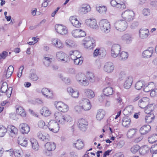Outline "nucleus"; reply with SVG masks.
<instances>
[{"instance_id": "61", "label": "nucleus", "mask_w": 157, "mask_h": 157, "mask_svg": "<svg viewBox=\"0 0 157 157\" xmlns=\"http://www.w3.org/2000/svg\"><path fill=\"white\" fill-rule=\"evenodd\" d=\"M128 57V53L124 51L122 52L120 54V59L122 60H125L127 59Z\"/></svg>"}, {"instance_id": "25", "label": "nucleus", "mask_w": 157, "mask_h": 157, "mask_svg": "<svg viewBox=\"0 0 157 157\" xmlns=\"http://www.w3.org/2000/svg\"><path fill=\"white\" fill-rule=\"evenodd\" d=\"M150 99L147 97H143L138 102V105L141 108H145L149 102Z\"/></svg>"}, {"instance_id": "24", "label": "nucleus", "mask_w": 157, "mask_h": 157, "mask_svg": "<svg viewBox=\"0 0 157 157\" xmlns=\"http://www.w3.org/2000/svg\"><path fill=\"white\" fill-rule=\"evenodd\" d=\"M121 39L126 44H128L132 43L133 37L131 34L126 33L121 36Z\"/></svg>"}, {"instance_id": "21", "label": "nucleus", "mask_w": 157, "mask_h": 157, "mask_svg": "<svg viewBox=\"0 0 157 157\" xmlns=\"http://www.w3.org/2000/svg\"><path fill=\"white\" fill-rule=\"evenodd\" d=\"M52 44L56 48L60 49L64 47V45L62 41L59 39L54 38L52 40Z\"/></svg>"}, {"instance_id": "20", "label": "nucleus", "mask_w": 157, "mask_h": 157, "mask_svg": "<svg viewBox=\"0 0 157 157\" xmlns=\"http://www.w3.org/2000/svg\"><path fill=\"white\" fill-rule=\"evenodd\" d=\"M68 94L73 98H77L79 96V93L78 90L73 89L71 87H69L67 89Z\"/></svg>"}, {"instance_id": "38", "label": "nucleus", "mask_w": 157, "mask_h": 157, "mask_svg": "<svg viewBox=\"0 0 157 157\" xmlns=\"http://www.w3.org/2000/svg\"><path fill=\"white\" fill-rule=\"evenodd\" d=\"M134 110V107L131 105L127 106L123 110V114L125 115H129L132 113Z\"/></svg>"}, {"instance_id": "41", "label": "nucleus", "mask_w": 157, "mask_h": 157, "mask_svg": "<svg viewBox=\"0 0 157 157\" xmlns=\"http://www.w3.org/2000/svg\"><path fill=\"white\" fill-rule=\"evenodd\" d=\"M18 143L21 146L26 147L27 146L28 141L26 138L20 137L18 139Z\"/></svg>"}, {"instance_id": "50", "label": "nucleus", "mask_w": 157, "mask_h": 157, "mask_svg": "<svg viewBox=\"0 0 157 157\" xmlns=\"http://www.w3.org/2000/svg\"><path fill=\"white\" fill-rule=\"evenodd\" d=\"M155 119V116L153 113L147 114L145 118V120L147 123H149L153 121Z\"/></svg>"}, {"instance_id": "3", "label": "nucleus", "mask_w": 157, "mask_h": 157, "mask_svg": "<svg viewBox=\"0 0 157 157\" xmlns=\"http://www.w3.org/2000/svg\"><path fill=\"white\" fill-rule=\"evenodd\" d=\"M96 40L93 37L88 36L82 40V44L84 47L88 49H93L96 46Z\"/></svg>"}, {"instance_id": "11", "label": "nucleus", "mask_w": 157, "mask_h": 157, "mask_svg": "<svg viewBox=\"0 0 157 157\" xmlns=\"http://www.w3.org/2000/svg\"><path fill=\"white\" fill-rule=\"evenodd\" d=\"M80 105H81L83 110L87 111L91 108V105L90 100L87 98H82L80 101Z\"/></svg>"}, {"instance_id": "34", "label": "nucleus", "mask_w": 157, "mask_h": 157, "mask_svg": "<svg viewBox=\"0 0 157 157\" xmlns=\"http://www.w3.org/2000/svg\"><path fill=\"white\" fill-rule=\"evenodd\" d=\"M69 55L72 60L75 59L78 57L81 56V55L80 52L77 50L71 51L69 53Z\"/></svg>"}, {"instance_id": "48", "label": "nucleus", "mask_w": 157, "mask_h": 157, "mask_svg": "<svg viewBox=\"0 0 157 157\" xmlns=\"http://www.w3.org/2000/svg\"><path fill=\"white\" fill-rule=\"evenodd\" d=\"M130 119L127 117H125L123 118L122 124L125 127H128L130 125Z\"/></svg>"}, {"instance_id": "13", "label": "nucleus", "mask_w": 157, "mask_h": 157, "mask_svg": "<svg viewBox=\"0 0 157 157\" xmlns=\"http://www.w3.org/2000/svg\"><path fill=\"white\" fill-rule=\"evenodd\" d=\"M56 59L59 61L67 63L68 61V56L63 51L57 52L56 53Z\"/></svg>"}, {"instance_id": "30", "label": "nucleus", "mask_w": 157, "mask_h": 157, "mask_svg": "<svg viewBox=\"0 0 157 157\" xmlns=\"http://www.w3.org/2000/svg\"><path fill=\"white\" fill-rule=\"evenodd\" d=\"M91 10L90 6L87 4L82 5L79 9V12L82 14L86 13Z\"/></svg>"}, {"instance_id": "52", "label": "nucleus", "mask_w": 157, "mask_h": 157, "mask_svg": "<svg viewBox=\"0 0 157 157\" xmlns=\"http://www.w3.org/2000/svg\"><path fill=\"white\" fill-rule=\"evenodd\" d=\"M145 83V82L144 81L140 80L138 81L136 83L135 86L136 89L137 90L141 89L144 85Z\"/></svg>"}, {"instance_id": "23", "label": "nucleus", "mask_w": 157, "mask_h": 157, "mask_svg": "<svg viewBox=\"0 0 157 157\" xmlns=\"http://www.w3.org/2000/svg\"><path fill=\"white\" fill-rule=\"evenodd\" d=\"M19 128L20 131L24 134H27L30 130L29 126L25 123L21 124L19 126Z\"/></svg>"}, {"instance_id": "55", "label": "nucleus", "mask_w": 157, "mask_h": 157, "mask_svg": "<svg viewBox=\"0 0 157 157\" xmlns=\"http://www.w3.org/2000/svg\"><path fill=\"white\" fill-rule=\"evenodd\" d=\"M157 141V135L153 134L148 138V141L150 143H153Z\"/></svg>"}, {"instance_id": "45", "label": "nucleus", "mask_w": 157, "mask_h": 157, "mask_svg": "<svg viewBox=\"0 0 157 157\" xmlns=\"http://www.w3.org/2000/svg\"><path fill=\"white\" fill-rule=\"evenodd\" d=\"M29 78L33 81H36L39 78V77L36 74V72L34 70H31L29 76Z\"/></svg>"}, {"instance_id": "36", "label": "nucleus", "mask_w": 157, "mask_h": 157, "mask_svg": "<svg viewBox=\"0 0 157 157\" xmlns=\"http://www.w3.org/2000/svg\"><path fill=\"white\" fill-rule=\"evenodd\" d=\"M105 113L104 110L100 109L98 110L96 115V118L98 121L102 120L105 115Z\"/></svg>"}, {"instance_id": "49", "label": "nucleus", "mask_w": 157, "mask_h": 157, "mask_svg": "<svg viewBox=\"0 0 157 157\" xmlns=\"http://www.w3.org/2000/svg\"><path fill=\"white\" fill-rule=\"evenodd\" d=\"M73 145L76 148L78 149H82L84 146L83 142L80 139L77 140L76 142L73 143Z\"/></svg>"}, {"instance_id": "29", "label": "nucleus", "mask_w": 157, "mask_h": 157, "mask_svg": "<svg viewBox=\"0 0 157 157\" xmlns=\"http://www.w3.org/2000/svg\"><path fill=\"white\" fill-rule=\"evenodd\" d=\"M149 34V32L147 29H140L139 31V36L142 39H145L147 37Z\"/></svg>"}, {"instance_id": "64", "label": "nucleus", "mask_w": 157, "mask_h": 157, "mask_svg": "<svg viewBox=\"0 0 157 157\" xmlns=\"http://www.w3.org/2000/svg\"><path fill=\"white\" fill-rule=\"evenodd\" d=\"M51 59L52 58L44 57L43 59V62L45 65L47 67L51 63Z\"/></svg>"}, {"instance_id": "7", "label": "nucleus", "mask_w": 157, "mask_h": 157, "mask_svg": "<svg viewBox=\"0 0 157 157\" xmlns=\"http://www.w3.org/2000/svg\"><path fill=\"white\" fill-rule=\"evenodd\" d=\"M54 105L56 108L60 112L66 113L69 110L68 106L62 101H55Z\"/></svg>"}, {"instance_id": "19", "label": "nucleus", "mask_w": 157, "mask_h": 157, "mask_svg": "<svg viewBox=\"0 0 157 157\" xmlns=\"http://www.w3.org/2000/svg\"><path fill=\"white\" fill-rule=\"evenodd\" d=\"M7 131L10 136L12 137H15L17 135L18 130L13 125H9L7 127Z\"/></svg>"}, {"instance_id": "14", "label": "nucleus", "mask_w": 157, "mask_h": 157, "mask_svg": "<svg viewBox=\"0 0 157 157\" xmlns=\"http://www.w3.org/2000/svg\"><path fill=\"white\" fill-rule=\"evenodd\" d=\"M114 68V65L112 62H107L105 63L103 67V70L105 72L110 74L113 71Z\"/></svg>"}, {"instance_id": "6", "label": "nucleus", "mask_w": 157, "mask_h": 157, "mask_svg": "<svg viewBox=\"0 0 157 157\" xmlns=\"http://www.w3.org/2000/svg\"><path fill=\"white\" fill-rule=\"evenodd\" d=\"M135 14L134 12L131 10H128L123 12L121 14L122 18L128 21H132L134 19Z\"/></svg>"}, {"instance_id": "32", "label": "nucleus", "mask_w": 157, "mask_h": 157, "mask_svg": "<svg viewBox=\"0 0 157 157\" xmlns=\"http://www.w3.org/2000/svg\"><path fill=\"white\" fill-rule=\"evenodd\" d=\"M69 20L71 24L77 28L80 27L81 23L79 22L75 16L71 17Z\"/></svg>"}, {"instance_id": "12", "label": "nucleus", "mask_w": 157, "mask_h": 157, "mask_svg": "<svg viewBox=\"0 0 157 157\" xmlns=\"http://www.w3.org/2000/svg\"><path fill=\"white\" fill-rule=\"evenodd\" d=\"M6 152H8L10 156H12L13 154L17 157H20L23 155V152L21 149L19 147H17L14 150L10 149L5 151Z\"/></svg>"}, {"instance_id": "42", "label": "nucleus", "mask_w": 157, "mask_h": 157, "mask_svg": "<svg viewBox=\"0 0 157 157\" xmlns=\"http://www.w3.org/2000/svg\"><path fill=\"white\" fill-rule=\"evenodd\" d=\"M30 142L32 148L36 151L38 150L39 148V145L37 140L34 138H32L30 140Z\"/></svg>"}, {"instance_id": "10", "label": "nucleus", "mask_w": 157, "mask_h": 157, "mask_svg": "<svg viewBox=\"0 0 157 157\" xmlns=\"http://www.w3.org/2000/svg\"><path fill=\"white\" fill-rule=\"evenodd\" d=\"M121 46L118 44H113L111 48V54L113 58L117 57L120 53L121 51Z\"/></svg>"}, {"instance_id": "39", "label": "nucleus", "mask_w": 157, "mask_h": 157, "mask_svg": "<svg viewBox=\"0 0 157 157\" xmlns=\"http://www.w3.org/2000/svg\"><path fill=\"white\" fill-rule=\"evenodd\" d=\"M103 94L106 96L112 95L113 94V90L111 87H108L104 88L102 90Z\"/></svg>"}, {"instance_id": "27", "label": "nucleus", "mask_w": 157, "mask_h": 157, "mask_svg": "<svg viewBox=\"0 0 157 157\" xmlns=\"http://www.w3.org/2000/svg\"><path fill=\"white\" fill-rule=\"evenodd\" d=\"M37 136L40 140L42 141L46 142L49 140V136L47 133L40 132L37 133Z\"/></svg>"}, {"instance_id": "18", "label": "nucleus", "mask_w": 157, "mask_h": 157, "mask_svg": "<svg viewBox=\"0 0 157 157\" xmlns=\"http://www.w3.org/2000/svg\"><path fill=\"white\" fill-rule=\"evenodd\" d=\"M42 94L45 98L52 99L53 97V93L52 90L47 88H43L41 90Z\"/></svg>"}, {"instance_id": "16", "label": "nucleus", "mask_w": 157, "mask_h": 157, "mask_svg": "<svg viewBox=\"0 0 157 157\" xmlns=\"http://www.w3.org/2000/svg\"><path fill=\"white\" fill-rule=\"evenodd\" d=\"M55 29L56 32L60 34L65 35L68 33L67 28L62 25L58 24L55 25Z\"/></svg>"}, {"instance_id": "15", "label": "nucleus", "mask_w": 157, "mask_h": 157, "mask_svg": "<svg viewBox=\"0 0 157 157\" xmlns=\"http://www.w3.org/2000/svg\"><path fill=\"white\" fill-rule=\"evenodd\" d=\"M86 24L91 28L97 29L98 28L96 20L94 18H89L85 21Z\"/></svg>"}, {"instance_id": "35", "label": "nucleus", "mask_w": 157, "mask_h": 157, "mask_svg": "<svg viewBox=\"0 0 157 157\" xmlns=\"http://www.w3.org/2000/svg\"><path fill=\"white\" fill-rule=\"evenodd\" d=\"M151 129L149 125H145L141 127L140 129V132L142 135H145L149 132Z\"/></svg>"}, {"instance_id": "37", "label": "nucleus", "mask_w": 157, "mask_h": 157, "mask_svg": "<svg viewBox=\"0 0 157 157\" xmlns=\"http://www.w3.org/2000/svg\"><path fill=\"white\" fill-rule=\"evenodd\" d=\"M41 114L45 117L49 116L51 114V111L46 107H43L40 110Z\"/></svg>"}, {"instance_id": "5", "label": "nucleus", "mask_w": 157, "mask_h": 157, "mask_svg": "<svg viewBox=\"0 0 157 157\" xmlns=\"http://www.w3.org/2000/svg\"><path fill=\"white\" fill-rule=\"evenodd\" d=\"M100 29L104 33H108L111 30V25L109 21L107 19L101 20L99 22Z\"/></svg>"}, {"instance_id": "31", "label": "nucleus", "mask_w": 157, "mask_h": 157, "mask_svg": "<svg viewBox=\"0 0 157 157\" xmlns=\"http://www.w3.org/2000/svg\"><path fill=\"white\" fill-rule=\"evenodd\" d=\"M14 68L13 66H10L4 72L3 76L6 78L10 77L12 75L13 71Z\"/></svg>"}, {"instance_id": "43", "label": "nucleus", "mask_w": 157, "mask_h": 157, "mask_svg": "<svg viewBox=\"0 0 157 157\" xmlns=\"http://www.w3.org/2000/svg\"><path fill=\"white\" fill-rule=\"evenodd\" d=\"M65 44L67 46L70 48H75L76 47L77 45L75 42L72 40L68 39L65 41Z\"/></svg>"}, {"instance_id": "8", "label": "nucleus", "mask_w": 157, "mask_h": 157, "mask_svg": "<svg viewBox=\"0 0 157 157\" xmlns=\"http://www.w3.org/2000/svg\"><path fill=\"white\" fill-rule=\"evenodd\" d=\"M45 147L46 149L45 153L46 155L51 156L52 153V151L55 150L56 148V145L52 142L47 143L45 145Z\"/></svg>"}, {"instance_id": "57", "label": "nucleus", "mask_w": 157, "mask_h": 157, "mask_svg": "<svg viewBox=\"0 0 157 157\" xmlns=\"http://www.w3.org/2000/svg\"><path fill=\"white\" fill-rule=\"evenodd\" d=\"M7 131V129L3 126H0V137H3Z\"/></svg>"}, {"instance_id": "26", "label": "nucleus", "mask_w": 157, "mask_h": 157, "mask_svg": "<svg viewBox=\"0 0 157 157\" xmlns=\"http://www.w3.org/2000/svg\"><path fill=\"white\" fill-rule=\"evenodd\" d=\"M156 86V85L155 83L153 82H149L144 84V91L146 92H148L155 88Z\"/></svg>"}, {"instance_id": "46", "label": "nucleus", "mask_w": 157, "mask_h": 157, "mask_svg": "<svg viewBox=\"0 0 157 157\" xmlns=\"http://www.w3.org/2000/svg\"><path fill=\"white\" fill-rule=\"evenodd\" d=\"M149 149L150 148L147 146L145 145L140 147L139 152L141 155H144L149 151Z\"/></svg>"}, {"instance_id": "51", "label": "nucleus", "mask_w": 157, "mask_h": 157, "mask_svg": "<svg viewBox=\"0 0 157 157\" xmlns=\"http://www.w3.org/2000/svg\"><path fill=\"white\" fill-rule=\"evenodd\" d=\"M59 77L63 81L65 84L70 85L71 84V81L70 78L68 77H66L64 76L62 74L59 75Z\"/></svg>"}, {"instance_id": "1", "label": "nucleus", "mask_w": 157, "mask_h": 157, "mask_svg": "<svg viewBox=\"0 0 157 157\" xmlns=\"http://www.w3.org/2000/svg\"><path fill=\"white\" fill-rule=\"evenodd\" d=\"M55 120H51L48 122V127L51 131L57 133L59 130V124L63 125L67 123H70L73 121L72 117L70 115H63L60 112L56 111L54 113Z\"/></svg>"}, {"instance_id": "56", "label": "nucleus", "mask_w": 157, "mask_h": 157, "mask_svg": "<svg viewBox=\"0 0 157 157\" xmlns=\"http://www.w3.org/2000/svg\"><path fill=\"white\" fill-rule=\"evenodd\" d=\"M37 125L38 127L41 128L45 129L47 127L45 122L42 120H40L38 121Z\"/></svg>"}, {"instance_id": "62", "label": "nucleus", "mask_w": 157, "mask_h": 157, "mask_svg": "<svg viewBox=\"0 0 157 157\" xmlns=\"http://www.w3.org/2000/svg\"><path fill=\"white\" fill-rule=\"evenodd\" d=\"M83 110L81 105H77L74 107V110L75 112L78 114L81 113Z\"/></svg>"}, {"instance_id": "63", "label": "nucleus", "mask_w": 157, "mask_h": 157, "mask_svg": "<svg viewBox=\"0 0 157 157\" xmlns=\"http://www.w3.org/2000/svg\"><path fill=\"white\" fill-rule=\"evenodd\" d=\"M126 77V74L125 71H121L119 75L118 80L119 81H122L125 79Z\"/></svg>"}, {"instance_id": "44", "label": "nucleus", "mask_w": 157, "mask_h": 157, "mask_svg": "<svg viewBox=\"0 0 157 157\" xmlns=\"http://www.w3.org/2000/svg\"><path fill=\"white\" fill-rule=\"evenodd\" d=\"M155 105L153 104H151L147 105L144 108V112L146 113L150 114L153 113H151L154 109Z\"/></svg>"}, {"instance_id": "40", "label": "nucleus", "mask_w": 157, "mask_h": 157, "mask_svg": "<svg viewBox=\"0 0 157 157\" xmlns=\"http://www.w3.org/2000/svg\"><path fill=\"white\" fill-rule=\"evenodd\" d=\"M97 11L100 13L104 14L106 13L107 7L105 6H100L96 7Z\"/></svg>"}, {"instance_id": "33", "label": "nucleus", "mask_w": 157, "mask_h": 157, "mask_svg": "<svg viewBox=\"0 0 157 157\" xmlns=\"http://www.w3.org/2000/svg\"><path fill=\"white\" fill-rule=\"evenodd\" d=\"M153 52V48H149L143 52L142 56L145 58H150L152 56Z\"/></svg>"}, {"instance_id": "28", "label": "nucleus", "mask_w": 157, "mask_h": 157, "mask_svg": "<svg viewBox=\"0 0 157 157\" xmlns=\"http://www.w3.org/2000/svg\"><path fill=\"white\" fill-rule=\"evenodd\" d=\"M84 95L89 98H93L95 96L94 92L90 89H85L84 90Z\"/></svg>"}, {"instance_id": "47", "label": "nucleus", "mask_w": 157, "mask_h": 157, "mask_svg": "<svg viewBox=\"0 0 157 157\" xmlns=\"http://www.w3.org/2000/svg\"><path fill=\"white\" fill-rule=\"evenodd\" d=\"M16 113L18 115L21 116L25 117L26 116V114L23 108L21 106L17 107L16 110Z\"/></svg>"}, {"instance_id": "58", "label": "nucleus", "mask_w": 157, "mask_h": 157, "mask_svg": "<svg viewBox=\"0 0 157 157\" xmlns=\"http://www.w3.org/2000/svg\"><path fill=\"white\" fill-rule=\"evenodd\" d=\"M140 149V147L137 145H135L133 146L131 148V151L133 154H135Z\"/></svg>"}, {"instance_id": "2", "label": "nucleus", "mask_w": 157, "mask_h": 157, "mask_svg": "<svg viewBox=\"0 0 157 157\" xmlns=\"http://www.w3.org/2000/svg\"><path fill=\"white\" fill-rule=\"evenodd\" d=\"M76 79L78 83L81 86H86L89 84V82H94L95 80L94 74L90 72H87L86 74L79 73L75 76Z\"/></svg>"}, {"instance_id": "60", "label": "nucleus", "mask_w": 157, "mask_h": 157, "mask_svg": "<svg viewBox=\"0 0 157 157\" xmlns=\"http://www.w3.org/2000/svg\"><path fill=\"white\" fill-rule=\"evenodd\" d=\"M101 50L98 48H96L94 51L93 56L94 57H96L100 56L101 54Z\"/></svg>"}, {"instance_id": "17", "label": "nucleus", "mask_w": 157, "mask_h": 157, "mask_svg": "<svg viewBox=\"0 0 157 157\" xmlns=\"http://www.w3.org/2000/svg\"><path fill=\"white\" fill-rule=\"evenodd\" d=\"M78 125L79 128L81 130L83 131H85L86 129L88 123L85 119L81 118L78 120Z\"/></svg>"}, {"instance_id": "54", "label": "nucleus", "mask_w": 157, "mask_h": 157, "mask_svg": "<svg viewBox=\"0 0 157 157\" xmlns=\"http://www.w3.org/2000/svg\"><path fill=\"white\" fill-rule=\"evenodd\" d=\"M74 61V64L76 65H81L83 61L82 58L81 56L78 58V57L75 59H73Z\"/></svg>"}, {"instance_id": "53", "label": "nucleus", "mask_w": 157, "mask_h": 157, "mask_svg": "<svg viewBox=\"0 0 157 157\" xmlns=\"http://www.w3.org/2000/svg\"><path fill=\"white\" fill-rule=\"evenodd\" d=\"M136 130L134 129H130L127 132V136L128 138H131L135 135L136 133Z\"/></svg>"}, {"instance_id": "59", "label": "nucleus", "mask_w": 157, "mask_h": 157, "mask_svg": "<svg viewBox=\"0 0 157 157\" xmlns=\"http://www.w3.org/2000/svg\"><path fill=\"white\" fill-rule=\"evenodd\" d=\"M7 84L6 82H3L1 86L0 91L1 92L5 93L6 90L7 89Z\"/></svg>"}, {"instance_id": "9", "label": "nucleus", "mask_w": 157, "mask_h": 157, "mask_svg": "<svg viewBox=\"0 0 157 157\" xmlns=\"http://www.w3.org/2000/svg\"><path fill=\"white\" fill-rule=\"evenodd\" d=\"M72 36L75 38H79L86 35V32L82 29H78L73 30L71 32Z\"/></svg>"}, {"instance_id": "22", "label": "nucleus", "mask_w": 157, "mask_h": 157, "mask_svg": "<svg viewBox=\"0 0 157 157\" xmlns=\"http://www.w3.org/2000/svg\"><path fill=\"white\" fill-rule=\"evenodd\" d=\"M133 82V77L131 76H128L125 78L123 86L125 89H128L130 88Z\"/></svg>"}, {"instance_id": "4", "label": "nucleus", "mask_w": 157, "mask_h": 157, "mask_svg": "<svg viewBox=\"0 0 157 157\" xmlns=\"http://www.w3.org/2000/svg\"><path fill=\"white\" fill-rule=\"evenodd\" d=\"M128 24L126 21L122 19L117 20L114 24L115 29L120 32L125 31L128 27Z\"/></svg>"}]
</instances>
